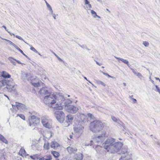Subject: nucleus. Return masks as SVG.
<instances>
[{
  "label": "nucleus",
  "mask_w": 160,
  "mask_h": 160,
  "mask_svg": "<svg viewBox=\"0 0 160 160\" xmlns=\"http://www.w3.org/2000/svg\"><path fill=\"white\" fill-rule=\"evenodd\" d=\"M104 127L103 123L99 120H94L90 123V128L93 132H97L102 130Z\"/></svg>",
  "instance_id": "f257e3e1"
},
{
  "label": "nucleus",
  "mask_w": 160,
  "mask_h": 160,
  "mask_svg": "<svg viewBox=\"0 0 160 160\" xmlns=\"http://www.w3.org/2000/svg\"><path fill=\"white\" fill-rule=\"evenodd\" d=\"M55 94L54 93L53 94H48L45 96L43 102L47 104L49 107H51L52 105H53L56 102Z\"/></svg>",
  "instance_id": "f03ea898"
},
{
  "label": "nucleus",
  "mask_w": 160,
  "mask_h": 160,
  "mask_svg": "<svg viewBox=\"0 0 160 160\" xmlns=\"http://www.w3.org/2000/svg\"><path fill=\"white\" fill-rule=\"evenodd\" d=\"M106 131H103L102 132L101 134L91 141V143L89 144V145L92 146L93 144H94L95 143L103 142L106 138Z\"/></svg>",
  "instance_id": "7ed1b4c3"
},
{
  "label": "nucleus",
  "mask_w": 160,
  "mask_h": 160,
  "mask_svg": "<svg viewBox=\"0 0 160 160\" xmlns=\"http://www.w3.org/2000/svg\"><path fill=\"white\" fill-rule=\"evenodd\" d=\"M121 157L119 160H130L131 158V154H129L128 150L127 148H122L120 153Z\"/></svg>",
  "instance_id": "20e7f679"
},
{
  "label": "nucleus",
  "mask_w": 160,
  "mask_h": 160,
  "mask_svg": "<svg viewBox=\"0 0 160 160\" xmlns=\"http://www.w3.org/2000/svg\"><path fill=\"white\" fill-rule=\"evenodd\" d=\"M115 141V139L113 138L107 139L103 144L104 148L107 150L108 151H110Z\"/></svg>",
  "instance_id": "39448f33"
},
{
  "label": "nucleus",
  "mask_w": 160,
  "mask_h": 160,
  "mask_svg": "<svg viewBox=\"0 0 160 160\" xmlns=\"http://www.w3.org/2000/svg\"><path fill=\"white\" fill-rule=\"evenodd\" d=\"M54 114L58 121L60 123L63 122L65 120V114L62 111H55L54 112Z\"/></svg>",
  "instance_id": "423d86ee"
},
{
  "label": "nucleus",
  "mask_w": 160,
  "mask_h": 160,
  "mask_svg": "<svg viewBox=\"0 0 160 160\" xmlns=\"http://www.w3.org/2000/svg\"><path fill=\"white\" fill-rule=\"evenodd\" d=\"M41 120V122L44 127L48 128H50L51 127L52 120L48 117L42 116Z\"/></svg>",
  "instance_id": "0eeeda50"
},
{
  "label": "nucleus",
  "mask_w": 160,
  "mask_h": 160,
  "mask_svg": "<svg viewBox=\"0 0 160 160\" xmlns=\"http://www.w3.org/2000/svg\"><path fill=\"white\" fill-rule=\"evenodd\" d=\"M40 122V118L34 115L32 116L29 119L30 126L34 127L38 126Z\"/></svg>",
  "instance_id": "6e6552de"
},
{
  "label": "nucleus",
  "mask_w": 160,
  "mask_h": 160,
  "mask_svg": "<svg viewBox=\"0 0 160 160\" xmlns=\"http://www.w3.org/2000/svg\"><path fill=\"white\" fill-rule=\"evenodd\" d=\"M123 145L122 143L121 142H118L113 144L111 147L110 152L112 153H114L118 152Z\"/></svg>",
  "instance_id": "1a4fd4ad"
},
{
  "label": "nucleus",
  "mask_w": 160,
  "mask_h": 160,
  "mask_svg": "<svg viewBox=\"0 0 160 160\" xmlns=\"http://www.w3.org/2000/svg\"><path fill=\"white\" fill-rule=\"evenodd\" d=\"M65 109L67 111L72 113H75L78 110V107L72 105H68L65 106Z\"/></svg>",
  "instance_id": "9d476101"
},
{
  "label": "nucleus",
  "mask_w": 160,
  "mask_h": 160,
  "mask_svg": "<svg viewBox=\"0 0 160 160\" xmlns=\"http://www.w3.org/2000/svg\"><path fill=\"white\" fill-rule=\"evenodd\" d=\"M54 93L55 94L56 101L57 100L59 103H62L63 101L65 100V98L62 93L58 92H55Z\"/></svg>",
  "instance_id": "9b49d317"
},
{
  "label": "nucleus",
  "mask_w": 160,
  "mask_h": 160,
  "mask_svg": "<svg viewBox=\"0 0 160 160\" xmlns=\"http://www.w3.org/2000/svg\"><path fill=\"white\" fill-rule=\"evenodd\" d=\"M12 106L13 109L15 108L16 107H17V109H16V110H17L18 109L20 110V111H22L25 110L26 108L25 105L23 104L18 103L17 102H16V104L15 105L12 104Z\"/></svg>",
  "instance_id": "f8f14e48"
},
{
  "label": "nucleus",
  "mask_w": 160,
  "mask_h": 160,
  "mask_svg": "<svg viewBox=\"0 0 160 160\" xmlns=\"http://www.w3.org/2000/svg\"><path fill=\"white\" fill-rule=\"evenodd\" d=\"M39 93L41 95H47L50 94L47 87L42 88L39 91Z\"/></svg>",
  "instance_id": "ddd939ff"
},
{
  "label": "nucleus",
  "mask_w": 160,
  "mask_h": 160,
  "mask_svg": "<svg viewBox=\"0 0 160 160\" xmlns=\"http://www.w3.org/2000/svg\"><path fill=\"white\" fill-rule=\"evenodd\" d=\"M84 127L82 126L79 127L75 130V131L78 137H79L83 133Z\"/></svg>",
  "instance_id": "4468645a"
},
{
  "label": "nucleus",
  "mask_w": 160,
  "mask_h": 160,
  "mask_svg": "<svg viewBox=\"0 0 160 160\" xmlns=\"http://www.w3.org/2000/svg\"><path fill=\"white\" fill-rule=\"evenodd\" d=\"M67 149L70 154L75 153L77 151V149L76 148H73L71 147H67Z\"/></svg>",
  "instance_id": "2eb2a0df"
},
{
  "label": "nucleus",
  "mask_w": 160,
  "mask_h": 160,
  "mask_svg": "<svg viewBox=\"0 0 160 160\" xmlns=\"http://www.w3.org/2000/svg\"><path fill=\"white\" fill-rule=\"evenodd\" d=\"M51 107L56 110H62L63 108V107L62 106L61 103L56 104L55 105L54 104H53V105H52V106H51Z\"/></svg>",
  "instance_id": "dca6fc26"
},
{
  "label": "nucleus",
  "mask_w": 160,
  "mask_h": 160,
  "mask_svg": "<svg viewBox=\"0 0 160 160\" xmlns=\"http://www.w3.org/2000/svg\"><path fill=\"white\" fill-rule=\"evenodd\" d=\"M32 85L35 87H38L40 85L39 81L38 79H35L31 81Z\"/></svg>",
  "instance_id": "f3484780"
},
{
  "label": "nucleus",
  "mask_w": 160,
  "mask_h": 160,
  "mask_svg": "<svg viewBox=\"0 0 160 160\" xmlns=\"http://www.w3.org/2000/svg\"><path fill=\"white\" fill-rule=\"evenodd\" d=\"M74 157L76 160H82L83 155L82 153L78 152L75 155Z\"/></svg>",
  "instance_id": "a211bd4d"
},
{
  "label": "nucleus",
  "mask_w": 160,
  "mask_h": 160,
  "mask_svg": "<svg viewBox=\"0 0 160 160\" xmlns=\"http://www.w3.org/2000/svg\"><path fill=\"white\" fill-rule=\"evenodd\" d=\"M115 58L118 59V60L119 62H120V61H121L122 62H123L124 63L126 64L128 66H129V62L128 60L126 59H124L122 58H118L116 57L115 56L114 57Z\"/></svg>",
  "instance_id": "6ab92c4d"
},
{
  "label": "nucleus",
  "mask_w": 160,
  "mask_h": 160,
  "mask_svg": "<svg viewBox=\"0 0 160 160\" xmlns=\"http://www.w3.org/2000/svg\"><path fill=\"white\" fill-rule=\"evenodd\" d=\"M77 116L83 122H85V118L86 117L85 115L81 113H79L77 114Z\"/></svg>",
  "instance_id": "aec40b11"
},
{
  "label": "nucleus",
  "mask_w": 160,
  "mask_h": 160,
  "mask_svg": "<svg viewBox=\"0 0 160 160\" xmlns=\"http://www.w3.org/2000/svg\"><path fill=\"white\" fill-rule=\"evenodd\" d=\"M5 80H6V85H8V86L13 85V80L12 79L8 78L7 79H5Z\"/></svg>",
  "instance_id": "412c9836"
},
{
  "label": "nucleus",
  "mask_w": 160,
  "mask_h": 160,
  "mask_svg": "<svg viewBox=\"0 0 160 160\" xmlns=\"http://www.w3.org/2000/svg\"><path fill=\"white\" fill-rule=\"evenodd\" d=\"M7 88L8 90L11 92L13 93H15L16 91V88L13 85L9 86L8 87H7Z\"/></svg>",
  "instance_id": "4be33fe9"
},
{
  "label": "nucleus",
  "mask_w": 160,
  "mask_h": 160,
  "mask_svg": "<svg viewBox=\"0 0 160 160\" xmlns=\"http://www.w3.org/2000/svg\"><path fill=\"white\" fill-rule=\"evenodd\" d=\"M73 117H72V115L71 114L69 115L66 116V120L65 122L68 123V122H72L73 119Z\"/></svg>",
  "instance_id": "5701e85b"
},
{
  "label": "nucleus",
  "mask_w": 160,
  "mask_h": 160,
  "mask_svg": "<svg viewBox=\"0 0 160 160\" xmlns=\"http://www.w3.org/2000/svg\"><path fill=\"white\" fill-rule=\"evenodd\" d=\"M26 152L23 148H21L19 152V155L22 156V157L26 156Z\"/></svg>",
  "instance_id": "b1692460"
},
{
  "label": "nucleus",
  "mask_w": 160,
  "mask_h": 160,
  "mask_svg": "<svg viewBox=\"0 0 160 160\" xmlns=\"http://www.w3.org/2000/svg\"><path fill=\"white\" fill-rule=\"evenodd\" d=\"M59 146V144L56 142H52L51 143V147L54 149H56Z\"/></svg>",
  "instance_id": "393cba45"
},
{
  "label": "nucleus",
  "mask_w": 160,
  "mask_h": 160,
  "mask_svg": "<svg viewBox=\"0 0 160 160\" xmlns=\"http://www.w3.org/2000/svg\"><path fill=\"white\" fill-rule=\"evenodd\" d=\"M2 76L5 78L4 79H7V78H10L11 76L8 73L5 72L3 71L2 74Z\"/></svg>",
  "instance_id": "a878e982"
},
{
  "label": "nucleus",
  "mask_w": 160,
  "mask_h": 160,
  "mask_svg": "<svg viewBox=\"0 0 160 160\" xmlns=\"http://www.w3.org/2000/svg\"><path fill=\"white\" fill-rule=\"evenodd\" d=\"M0 140L5 144H8V141L2 135L0 134Z\"/></svg>",
  "instance_id": "bb28decb"
},
{
  "label": "nucleus",
  "mask_w": 160,
  "mask_h": 160,
  "mask_svg": "<svg viewBox=\"0 0 160 160\" xmlns=\"http://www.w3.org/2000/svg\"><path fill=\"white\" fill-rule=\"evenodd\" d=\"M8 59L13 65H16V62L15 61V59L13 58L12 57H9Z\"/></svg>",
  "instance_id": "cd10ccee"
},
{
  "label": "nucleus",
  "mask_w": 160,
  "mask_h": 160,
  "mask_svg": "<svg viewBox=\"0 0 160 160\" xmlns=\"http://www.w3.org/2000/svg\"><path fill=\"white\" fill-rule=\"evenodd\" d=\"M6 81L5 79L0 81V87L5 86L6 85Z\"/></svg>",
  "instance_id": "c85d7f7f"
},
{
  "label": "nucleus",
  "mask_w": 160,
  "mask_h": 160,
  "mask_svg": "<svg viewBox=\"0 0 160 160\" xmlns=\"http://www.w3.org/2000/svg\"><path fill=\"white\" fill-rule=\"evenodd\" d=\"M39 155L38 154H36L32 156H30V157L33 160H36L39 158Z\"/></svg>",
  "instance_id": "c756f323"
},
{
  "label": "nucleus",
  "mask_w": 160,
  "mask_h": 160,
  "mask_svg": "<svg viewBox=\"0 0 160 160\" xmlns=\"http://www.w3.org/2000/svg\"><path fill=\"white\" fill-rule=\"evenodd\" d=\"M72 101L69 99H68L64 102L65 107L67 105H70V104L72 103Z\"/></svg>",
  "instance_id": "7c9ffc66"
},
{
  "label": "nucleus",
  "mask_w": 160,
  "mask_h": 160,
  "mask_svg": "<svg viewBox=\"0 0 160 160\" xmlns=\"http://www.w3.org/2000/svg\"><path fill=\"white\" fill-rule=\"evenodd\" d=\"M52 154L55 158H57L58 156V155L59 154V153L56 151H53V152H52Z\"/></svg>",
  "instance_id": "2f4dec72"
},
{
  "label": "nucleus",
  "mask_w": 160,
  "mask_h": 160,
  "mask_svg": "<svg viewBox=\"0 0 160 160\" xmlns=\"http://www.w3.org/2000/svg\"><path fill=\"white\" fill-rule=\"evenodd\" d=\"M91 13L93 17L94 18H96V16H97V15L96 13L93 10H91Z\"/></svg>",
  "instance_id": "473e14b6"
},
{
  "label": "nucleus",
  "mask_w": 160,
  "mask_h": 160,
  "mask_svg": "<svg viewBox=\"0 0 160 160\" xmlns=\"http://www.w3.org/2000/svg\"><path fill=\"white\" fill-rule=\"evenodd\" d=\"M47 6L50 12H52V11H53L50 5L48 3H47Z\"/></svg>",
  "instance_id": "72a5a7b5"
},
{
  "label": "nucleus",
  "mask_w": 160,
  "mask_h": 160,
  "mask_svg": "<svg viewBox=\"0 0 160 160\" xmlns=\"http://www.w3.org/2000/svg\"><path fill=\"white\" fill-rule=\"evenodd\" d=\"M97 83L98 84H101L104 87H105L106 86L105 84L101 81H100V80L97 81Z\"/></svg>",
  "instance_id": "f704fd0d"
},
{
  "label": "nucleus",
  "mask_w": 160,
  "mask_h": 160,
  "mask_svg": "<svg viewBox=\"0 0 160 160\" xmlns=\"http://www.w3.org/2000/svg\"><path fill=\"white\" fill-rule=\"evenodd\" d=\"M15 37L17 38H18V39H20V40H22V41H23V42H24L26 43L27 45H29V44L28 43H27L26 42H25L24 40L20 36H18V35H16L15 36Z\"/></svg>",
  "instance_id": "c9c22d12"
},
{
  "label": "nucleus",
  "mask_w": 160,
  "mask_h": 160,
  "mask_svg": "<svg viewBox=\"0 0 160 160\" xmlns=\"http://www.w3.org/2000/svg\"><path fill=\"white\" fill-rule=\"evenodd\" d=\"M49 148V143L48 142L45 143L44 145V148L45 149H48Z\"/></svg>",
  "instance_id": "e433bc0d"
},
{
  "label": "nucleus",
  "mask_w": 160,
  "mask_h": 160,
  "mask_svg": "<svg viewBox=\"0 0 160 160\" xmlns=\"http://www.w3.org/2000/svg\"><path fill=\"white\" fill-rule=\"evenodd\" d=\"M19 116L22 119L25 120V117L22 114H18L17 116Z\"/></svg>",
  "instance_id": "4c0bfd02"
},
{
  "label": "nucleus",
  "mask_w": 160,
  "mask_h": 160,
  "mask_svg": "<svg viewBox=\"0 0 160 160\" xmlns=\"http://www.w3.org/2000/svg\"><path fill=\"white\" fill-rule=\"evenodd\" d=\"M87 115L88 117L91 119H93L94 118V117L93 115L91 113H89Z\"/></svg>",
  "instance_id": "58836bf2"
},
{
  "label": "nucleus",
  "mask_w": 160,
  "mask_h": 160,
  "mask_svg": "<svg viewBox=\"0 0 160 160\" xmlns=\"http://www.w3.org/2000/svg\"><path fill=\"white\" fill-rule=\"evenodd\" d=\"M44 159L45 160H50L52 159L51 157L50 156H44Z\"/></svg>",
  "instance_id": "ea45409f"
},
{
  "label": "nucleus",
  "mask_w": 160,
  "mask_h": 160,
  "mask_svg": "<svg viewBox=\"0 0 160 160\" xmlns=\"http://www.w3.org/2000/svg\"><path fill=\"white\" fill-rule=\"evenodd\" d=\"M143 44L146 47H148L149 45V43L148 42L144 41L143 42Z\"/></svg>",
  "instance_id": "a19ab883"
},
{
  "label": "nucleus",
  "mask_w": 160,
  "mask_h": 160,
  "mask_svg": "<svg viewBox=\"0 0 160 160\" xmlns=\"http://www.w3.org/2000/svg\"><path fill=\"white\" fill-rule=\"evenodd\" d=\"M4 40H6L7 42H9L11 45L13 46L14 47H15V46L16 45L15 44H14V43H13V42H11L9 40H7L6 39H5Z\"/></svg>",
  "instance_id": "79ce46f5"
},
{
  "label": "nucleus",
  "mask_w": 160,
  "mask_h": 160,
  "mask_svg": "<svg viewBox=\"0 0 160 160\" xmlns=\"http://www.w3.org/2000/svg\"><path fill=\"white\" fill-rule=\"evenodd\" d=\"M87 5H88V6H86V9L90 10V9L92 8L91 5L90 3V2L89 3V4H87Z\"/></svg>",
  "instance_id": "37998d69"
},
{
  "label": "nucleus",
  "mask_w": 160,
  "mask_h": 160,
  "mask_svg": "<svg viewBox=\"0 0 160 160\" xmlns=\"http://www.w3.org/2000/svg\"><path fill=\"white\" fill-rule=\"evenodd\" d=\"M112 120L114 122H117L119 119H117L116 117L114 116L112 117Z\"/></svg>",
  "instance_id": "c03bdc74"
},
{
  "label": "nucleus",
  "mask_w": 160,
  "mask_h": 160,
  "mask_svg": "<svg viewBox=\"0 0 160 160\" xmlns=\"http://www.w3.org/2000/svg\"><path fill=\"white\" fill-rule=\"evenodd\" d=\"M104 75H105V76H107L109 78H113V77L111 76H110V75H109L108 74V73H105L103 72L102 71L101 72Z\"/></svg>",
  "instance_id": "a18cd8bd"
},
{
  "label": "nucleus",
  "mask_w": 160,
  "mask_h": 160,
  "mask_svg": "<svg viewBox=\"0 0 160 160\" xmlns=\"http://www.w3.org/2000/svg\"><path fill=\"white\" fill-rule=\"evenodd\" d=\"M139 78L141 79L143 77L142 76V75L139 72H138L137 73V75H136Z\"/></svg>",
  "instance_id": "49530a36"
},
{
  "label": "nucleus",
  "mask_w": 160,
  "mask_h": 160,
  "mask_svg": "<svg viewBox=\"0 0 160 160\" xmlns=\"http://www.w3.org/2000/svg\"><path fill=\"white\" fill-rule=\"evenodd\" d=\"M155 86L156 88V91L158 92L159 94H160V89L159 87H158L157 85H156Z\"/></svg>",
  "instance_id": "de8ad7c7"
},
{
  "label": "nucleus",
  "mask_w": 160,
  "mask_h": 160,
  "mask_svg": "<svg viewBox=\"0 0 160 160\" xmlns=\"http://www.w3.org/2000/svg\"><path fill=\"white\" fill-rule=\"evenodd\" d=\"M119 125L120 126H123V123L122 122H121L119 120H118L117 122Z\"/></svg>",
  "instance_id": "09e8293b"
},
{
  "label": "nucleus",
  "mask_w": 160,
  "mask_h": 160,
  "mask_svg": "<svg viewBox=\"0 0 160 160\" xmlns=\"http://www.w3.org/2000/svg\"><path fill=\"white\" fill-rule=\"evenodd\" d=\"M53 53L59 60L62 62H63V60L62 59L60 58H59L56 54H55V53Z\"/></svg>",
  "instance_id": "8fccbe9b"
},
{
  "label": "nucleus",
  "mask_w": 160,
  "mask_h": 160,
  "mask_svg": "<svg viewBox=\"0 0 160 160\" xmlns=\"http://www.w3.org/2000/svg\"><path fill=\"white\" fill-rule=\"evenodd\" d=\"M15 48L17 50L19 51L20 52H21V50L16 45L15 46Z\"/></svg>",
  "instance_id": "3c124183"
},
{
  "label": "nucleus",
  "mask_w": 160,
  "mask_h": 160,
  "mask_svg": "<svg viewBox=\"0 0 160 160\" xmlns=\"http://www.w3.org/2000/svg\"><path fill=\"white\" fill-rule=\"evenodd\" d=\"M133 72L134 73L135 75H137V73H138V72H136L134 69H131Z\"/></svg>",
  "instance_id": "603ef678"
},
{
  "label": "nucleus",
  "mask_w": 160,
  "mask_h": 160,
  "mask_svg": "<svg viewBox=\"0 0 160 160\" xmlns=\"http://www.w3.org/2000/svg\"><path fill=\"white\" fill-rule=\"evenodd\" d=\"M28 75V74L27 73H24L23 74V77H25V78H24V79H28V78L27 77V76Z\"/></svg>",
  "instance_id": "864d4df0"
},
{
  "label": "nucleus",
  "mask_w": 160,
  "mask_h": 160,
  "mask_svg": "<svg viewBox=\"0 0 160 160\" xmlns=\"http://www.w3.org/2000/svg\"><path fill=\"white\" fill-rule=\"evenodd\" d=\"M132 100L133 103H137V100L136 99L134 98H132Z\"/></svg>",
  "instance_id": "5fc2aeb1"
},
{
  "label": "nucleus",
  "mask_w": 160,
  "mask_h": 160,
  "mask_svg": "<svg viewBox=\"0 0 160 160\" xmlns=\"http://www.w3.org/2000/svg\"><path fill=\"white\" fill-rule=\"evenodd\" d=\"M21 52H20L24 56H25L27 58H28L29 59V57L27 56L25 54H24V53L23 52V51L21 50Z\"/></svg>",
  "instance_id": "6e6d98bb"
},
{
  "label": "nucleus",
  "mask_w": 160,
  "mask_h": 160,
  "mask_svg": "<svg viewBox=\"0 0 160 160\" xmlns=\"http://www.w3.org/2000/svg\"><path fill=\"white\" fill-rule=\"evenodd\" d=\"M51 14L52 15V17L54 18L55 19H56V15L55 14H54L53 13V11H52V12H51Z\"/></svg>",
  "instance_id": "4d7b16f0"
},
{
  "label": "nucleus",
  "mask_w": 160,
  "mask_h": 160,
  "mask_svg": "<svg viewBox=\"0 0 160 160\" xmlns=\"http://www.w3.org/2000/svg\"><path fill=\"white\" fill-rule=\"evenodd\" d=\"M15 61H16L17 62H18L19 64H21L22 65L24 64V63L21 62H20L19 61L17 60L16 59L15 60Z\"/></svg>",
  "instance_id": "13d9d810"
},
{
  "label": "nucleus",
  "mask_w": 160,
  "mask_h": 160,
  "mask_svg": "<svg viewBox=\"0 0 160 160\" xmlns=\"http://www.w3.org/2000/svg\"><path fill=\"white\" fill-rule=\"evenodd\" d=\"M85 2V4L86 5H87V4H89V2L88 1V0H84Z\"/></svg>",
  "instance_id": "bf43d9fd"
},
{
  "label": "nucleus",
  "mask_w": 160,
  "mask_h": 160,
  "mask_svg": "<svg viewBox=\"0 0 160 160\" xmlns=\"http://www.w3.org/2000/svg\"><path fill=\"white\" fill-rule=\"evenodd\" d=\"M38 159H39V160H45L44 159V157H42V158H40L39 157V158H38Z\"/></svg>",
  "instance_id": "052dcab7"
},
{
  "label": "nucleus",
  "mask_w": 160,
  "mask_h": 160,
  "mask_svg": "<svg viewBox=\"0 0 160 160\" xmlns=\"http://www.w3.org/2000/svg\"><path fill=\"white\" fill-rule=\"evenodd\" d=\"M95 61L96 62V64H98V65L99 66H101L102 65V64L101 63H99L97 61Z\"/></svg>",
  "instance_id": "680f3d73"
},
{
  "label": "nucleus",
  "mask_w": 160,
  "mask_h": 160,
  "mask_svg": "<svg viewBox=\"0 0 160 160\" xmlns=\"http://www.w3.org/2000/svg\"><path fill=\"white\" fill-rule=\"evenodd\" d=\"M30 49L31 50L34 51L35 50V49L33 47H31L30 48Z\"/></svg>",
  "instance_id": "e2e57ef3"
},
{
  "label": "nucleus",
  "mask_w": 160,
  "mask_h": 160,
  "mask_svg": "<svg viewBox=\"0 0 160 160\" xmlns=\"http://www.w3.org/2000/svg\"><path fill=\"white\" fill-rule=\"evenodd\" d=\"M13 108H11L10 109V110H9V112L10 113H12L13 112Z\"/></svg>",
  "instance_id": "0e129e2a"
},
{
  "label": "nucleus",
  "mask_w": 160,
  "mask_h": 160,
  "mask_svg": "<svg viewBox=\"0 0 160 160\" xmlns=\"http://www.w3.org/2000/svg\"><path fill=\"white\" fill-rule=\"evenodd\" d=\"M8 33H9L11 35V36H12V35H13V36H15V34L13 33H11L10 32H9V31H8Z\"/></svg>",
  "instance_id": "69168bd1"
},
{
  "label": "nucleus",
  "mask_w": 160,
  "mask_h": 160,
  "mask_svg": "<svg viewBox=\"0 0 160 160\" xmlns=\"http://www.w3.org/2000/svg\"><path fill=\"white\" fill-rule=\"evenodd\" d=\"M2 27H3V28H5V30H6L7 31V32H8V29H7V28H6V27H5V26H2Z\"/></svg>",
  "instance_id": "338daca9"
},
{
  "label": "nucleus",
  "mask_w": 160,
  "mask_h": 160,
  "mask_svg": "<svg viewBox=\"0 0 160 160\" xmlns=\"http://www.w3.org/2000/svg\"><path fill=\"white\" fill-rule=\"evenodd\" d=\"M133 97V95H132L131 96H129V98L132 99V98H132Z\"/></svg>",
  "instance_id": "774afa93"
}]
</instances>
